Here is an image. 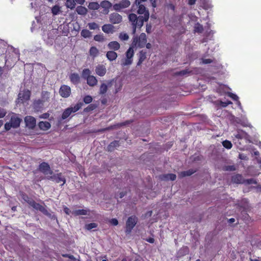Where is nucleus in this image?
<instances>
[{"label": "nucleus", "mask_w": 261, "mask_h": 261, "mask_svg": "<svg viewBox=\"0 0 261 261\" xmlns=\"http://www.w3.org/2000/svg\"><path fill=\"white\" fill-rule=\"evenodd\" d=\"M10 118V120L4 125V128L6 131L9 130L11 128H17L20 126L22 120L20 115L14 112H10L6 116V118Z\"/></svg>", "instance_id": "f257e3e1"}, {"label": "nucleus", "mask_w": 261, "mask_h": 261, "mask_svg": "<svg viewBox=\"0 0 261 261\" xmlns=\"http://www.w3.org/2000/svg\"><path fill=\"white\" fill-rule=\"evenodd\" d=\"M128 18L132 27V34L134 35L136 34L137 29H141L143 25L144 22H147V21L144 20L142 17L138 16L135 13L129 14L128 16Z\"/></svg>", "instance_id": "f03ea898"}, {"label": "nucleus", "mask_w": 261, "mask_h": 261, "mask_svg": "<svg viewBox=\"0 0 261 261\" xmlns=\"http://www.w3.org/2000/svg\"><path fill=\"white\" fill-rule=\"evenodd\" d=\"M147 42L146 35L144 33H142L138 37L134 36L132 43L133 47L138 46L140 48H143L145 46Z\"/></svg>", "instance_id": "7ed1b4c3"}, {"label": "nucleus", "mask_w": 261, "mask_h": 261, "mask_svg": "<svg viewBox=\"0 0 261 261\" xmlns=\"http://www.w3.org/2000/svg\"><path fill=\"white\" fill-rule=\"evenodd\" d=\"M83 105V102H79L73 107H70L67 108L63 112L61 116V119L62 120L66 119L68 117H69L72 113H75L79 111L82 108Z\"/></svg>", "instance_id": "20e7f679"}, {"label": "nucleus", "mask_w": 261, "mask_h": 261, "mask_svg": "<svg viewBox=\"0 0 261 261\" xmlns=\"http://www.w3.org/2000/svg\"><path fill=\"white\" fill-rule=\"evenodd\" d=\"M138 218L134 215L129 217L126 221L125 225V233L130 234L133 228L135 227L138 222Z\"/></svg>", "instance_id": "39448f33"}, {"label": "nucleus", "mask_w": 261, "mask_h": 261, "mask_svg": "<svg viewBox=\"0 0 261 261\" xmlns=\"http://www.w3.org/2000/svg\"><path fill=\"white\" fill-rule=\"evenodd\" d=\"M138 7L137 13L139 17H142L144 20L148 21L149 18V12L148 10L144 5H136Z\"/></svg>", "instance_id": "423d86ee"}, {"label": "nucleus", "mask_w": 261, "mask_h": 261, "mask_svg": "<svg viewBox=\"0 0 261 261\" xmlns=\"http://www.w3.org/2000/svg\"><path fill=\"white\" fill-rule=\"evenodd\" d=\"M130 2L129 0H121L119 3L113 5L114 10L121 12L123 9L128 8L130 6Z\"/></svg>", "instance_id": "0eeeda50"}, {"label": "nucleus", "mask_w": 261, "mask_h": 261, "mask_svg": "<svg viewBox=\"0 0 261 261\" xmlns=\"http://www.w3.org/2000/svg\"><path fill=\"white\" fill-rule=\"evenodd\" d=\"M39 170L45 175L53 173V171L51 170L49 164L46 162H42L39 165Z\"/></svg>", "instance_id": "6e6552de"}, {"label": "nucleus", "mask_w": 261, "mask_h": 261, "mask_svg": "<svg viewBox=\"0 0 261 261\" xmlns=\"http://www.w3.org/2000/svg\"><path fill=\"white\" fill-rule=\"evenodd\" d=\"M109 21L112 24H118L122 22V17L117 12H113L109 15Z\"/></svg>", "instance_id": "1a4fd4ad"}, {"label": "nucleus", "mask_w": 261, "mask_h": 261, "mask_svg": "<svg viewBox=\"0 0 261 261\" xmlns=\"http://www.w3.org/2000/svg\"><path fill=\"white\" fill-rule=\"evenodd\" d=\"M59 94L63 98H67L71 94V88L69 86L63 85L59 89Z\"/></svg>", "instance_id": "9d476101"}, {"label": "nucleus", "mask_w": 261, "mask_h": 261, "mask_svg": "<svg viewBox=\"0 0 261 261\" xmlns=\"http://www.w3.org/2000/svg\"><path fill=\"white\" fill-rule=\"evenodd\" d=\"M133 47H130L127 50L126 53V58L125 60V61L124 63H123V65L124 66L126 65H129L132 63L133 60L132 58L134 56V51Z\"/></svg>", "instance_id": "9b49d317"}, {"label": "nucleus", "mask_w": 261, "mask_h": 261, "mask_svg": "<svg viewBox=\"0 0 261 261\" xmlns=\"http://www.w3.org/2000/svg\"><path fill=\"white\" fill-rule=\"evenodd\" d=\"M25 125L29 129H33L36 125V119L31 116H27L24 118Z\"/></svg>", "instance_id": "f8f14e48"}, {"label": "nucleus", "mask_w": 261, "mask_h": 261, "mask_svg": "<svg viewBox=\"0 0 261 261\" xmlns=\"http://www.w3.org/2000/svg\"><path fill=\"white\" fill-rule=\"evenodd\" d=\"M32 108L35 112H41L44 108V104L40 99H35L32 103Z\"/></svg>", "instance_id": "ddd939ff"}, {"label": "nucleus", "mask_w": 261, "mask_h": 261, "mask_svg": "<svg viewBox=\"0 0 261 261\" xmlns=\"http://www.w3.org/2000/svg\"><path fill=\"white\" fill-rule=\"evenodd\" d=\"M48 179H52L53 181H55L57 183H59L62 181L63 183L61 186H63L66 182V179L63 176H62V174L61 173L54 174L53 176L48 177Z\"/></svg>", "instance_id": "4468645a"}, {"label": "nucleus", "mask_w": 261, "mask_h": 261, "mask_svg": "<svg viewBox=\"0 0 261 261\" xmlns=\"http://www.w3.org/2000/svg\"><path fill=\"white\" fill-rule=\"evenodd\" d=\"M95 71L97 75L100 76H103L107 72V69L104 65L98 64L96 66Z\"/></svg>", "instance_id": "2eb2a0df"}, {"label": "nucleus", "mask_w": 261, "mask_h": 261, "mask_svg": "<svg viewBox=\"0 0 261 261\" xmlns=\"http://www.w3.org/2000/svg\"><path fill=\"white\" fill-rule=\"evenodd\" d=\"M31 206L36 210L39 211L44 215H47L48 214V212L45 207L40 204L36 202L35 201Z\"/></svg>", "instance_id": "dca6fc26"}, {"label": "nucleus", "mask_w": 261, "mask_h": 261, "mask_svg": "<svg viewBox=\"0 0 261 261\" xmlns=\"http://www.w3.org/2000/svg\"><path fill=\"white\" fill-rule=\"evenodd\" d=\"M70 82L74 85H77L80 83V76L77 73H72L69 75Z\"/></svg>", "instance_id": "f3484780"}, {"label": "nucleus", "mask_w": 261, "mask_h": 261, "mask_svg": "<svg viewBox=\"0 0 261 261\" xmlns=\"http://www.w3.org/2000/svg\"><path fill=\"white\" fill-rule=\"evenodd\" d=\"M50 95V92L46 91H42L40 100L44 104L45 102H48L49 101Z\"/></svg>", "instance_id": "a211bd4d"}, {"label": "nucleus", "mask_w": 261, "mask_h": 261, "mask_svg": "<svg viewBox=\"0 0 261 261\" xmlns=\"http://www.w3.org/2000/svg\"><path fill=\"white\" fill-rule=\"evenodd\" d=\"M100 6L102 8L105 9V14H108L109 12V9L113 6L110 2L106 0L102 1L100 3Z\"/></svg>", "instance_id": "6ab92c4d"}, {"label": "nucleus", "mask_w": 261, "mask_h": 261, "mask_svg": "<svg viewBox=\"0 0 261 261\" xmlns=\"http://www.w3.org/2000/svg\"><path fill=\"white\" fill-rule=\"evenodd\" d=\"M176 178V175L173 173H168L163 174L161 176V179L163 180H171L174 181Z\"/></svg>", "instance_id": "aec40b11"}, {"label": "nucleus", "mask_w": 261, "mask_h": 261, "mask_svg": "<svg viewBox=\"0 0 261 261\" xmlns=\"http://www.w3.org/2000/svg\"><path fill=\"white\" fill-rule=\"evenodd\" d=\"M234 136L238 139H247L248 137L247 133L241 129L238 130L237 134Z\"/></svg>", "instance_id": "412c9836"}, {"label": "nucleus", "mask_w": 261, "mask_h": 261, "mask_svg": "<svg viewBox=\"0 0 261 261\" xmlns=\"http://www.w3.org/2000/svg\"><path fill=\"white\" fill-rule=\"evenodd\" d=\"M38 126L40 129L47 130L51 127V124L47 121H41L38 123Z\"/></svg>", "instance_id": "4be33fe9"}, {"label": "nucleus", "mask_w": 261, "mask_h": 261, "mask_svg": "<svg viewBox=\"0 0 261 261\" xmlns=\"http://www.w3.org/2000/svg\"><path fill=\"white\" fill-rule=\"evenodd\" d=\"M114 27L111 24H106L102 27V30L106 33L109 34L113 32Z\"/></svg>", "instance_id": "5701e85b"}, {"label": "nucleus", "mask_w": 261, "mask_h": 261, "mask_svg": "<svg viewBox=\"0 0 261 261\" xmlns=\"http://www.w3.org/2000/svg\"><path fill=\"white\" fill-rule=\"evenodd\" d=\"M87 84L90 87H94L97 84V80L94 75H91L87 80Z\"/></svg>", "instance_id": "b1692460"}, {"label": "nucleus", "mask_w": 261, "mask_h": 261, "mask_svg": "<svg viewBox=\"0 0 261 261\" xmlns=\"http://www.w3.org/2000/svg\"><path fill=\"white\" fill-rule=\"evenodd\" d=\"M120 145L119 141L115 140L112 142L107 147V150L109 152L113 151L115 149Z\"/></svg>", "instance_id": "393cba45"}, {"label": "nucleus", "mask_w": 261, "mask_h": 261, "mask_svg": "<svg viewBox=\"0 0 261 261\" xmlns=\"http://www.w3.org/2000/svg\"><path fill=\"white\" fill-rule=\"evenodd\" d=\"M232 180L234 183L243 184L244 178L242 175L238 174L232 176Z\"/></svg>", "instance_id": "a878e982"}, {"label": "nucleus", "mask_w": 261, "mask_h": 261, "mask_svg": "<svg viewBox=\"0 0 261 261\" xmlns=\"http://www.w3.org/2000/svg\"><path fill=\"white\" fill-rule=\"evenodd\" d=\"M109 49L114 50H118L120 47V44L117 41H111L108 44Z\"/></svg>", "instance_id": "bb28decb"}, {"label": "nucleus", "mask_w": 261, "mask_h": 261, "mask_svg": "<svg viewBox=\"0 0 261 261\" xmlns=\"http://www.w3.org/2000/svg\"><path fill=\"white\" fill-rule=\"evenodd\" d=\"M146 58V52L144 50H141L139 53V60L137 63V65H140L142 62Z\"/></svg>", "instance_id": "cd10ccee"}, {"label": "nucleus", "mask_w": 261, "mask_h": 261, "mask_svg": "<svg viewBox=\"0 0 261 261\" xmlns=\"http://www.w3.org/2000/svg\"><path fill=\"white\" fill-rule=\"evenodd\" d=\"M75 10H76V13L78 14L81 15H85L87 13V12H88L87 9L86 7L82 6H77Z\"/></svg>", "instance_id": "c85d7f7f"}, {"label": "nucleus", "mask_w": 261, "mask_h": 261, "mask_svg": "<svg viewBox=\"0 0 261 261\" xmlns=\"http://www.w3.org/2000/svg\"><path fill=\"white\" fill-rule=\"evenodd\" d=\"M106 57L108 60L111 61L115 60L117 57V54L114 51H108L106 54Z\"/></svg>", "instance_id": "c756f323"}, {"label": "nucleus", "mask_w": 261, "mask_h": 261, "mask_svg": "<svg viewBox=\"0 0 261 261\" xmlns=\"http://www.w3.org/2000/svg\"><path fill=\"white\" fill-rule=\"evenodd\" d=\"M196 172L195 170H194L193 169H189L187 171H184L181 172L179 174V176L180 178L184 177L186 176H188L192 175L193 173H194Z\"/></svg>", "instance_id": "7c9ffc66"}, {"label": "nucleus", "mask_w": 261, "mask_h": 261, "mask_svg": "<svg viewBox=\"0 0 261 261\" xmlns=\"http://www.w3.org/2000/svg\"><path fill=\"white\" fill-rule=\"evenodd\" d=\"M91 71L88 68H85L83 70L82 72V77L84 80H87L88 78L90 77L92 75H91Z\"/></svg>", "instance_id": "2f4dec72"}, {"label": "nucleus", "mask_w": 261, "mask_h": 261, "mask_svg": "<svg viewBox=\"0 0 261 261\" xmlns=\"http://www.w3.org/2000/svg\"><path fill=\"white\" fill-rule=\"evenodd\" d=\"M98 54L99 51L96 47L92 46L90 48L89 50V54L91 56H92L93 58H95L98 55Z\"/></svg>", "instance_id": "473e14b6"}, {"label": "nucleus", "mask_w": 261, "mask_h": 261, "mask_svg": "<svg viewBox=\"0 0 261 261\" xmlns=\"http://www.w3.org/2000/svg\"><path fill=\"white\" fill-rule=\"evenodd\" d=\"M89 212H90V211L89 210H84V209L77 210H75L73 212V214L75 216L86 215L88 214V213Z\"/></svg>", "instance_id": "72a5a7b5"}, {"label": "nucleus", "mask_w": 261, "mask_h": 261, "mask_svg": "<svg viewBox=\"0 0 261 261\" xmlns=\"http://www.w3.org/2000/svg\"><path fill=\"white\" fill-rule=\"evenodd\" d=\"M88 7L90 10H97L99 8L100 5L97 2H90Z\"/></svg>", "instance_id": "f704fd0d"}, {"label": "nucleus", "mask_w": 261, "mask_h": 261, "mask_svg": "<svg viewBox=\"0 0 261 261\" xmlns=\"http://www.w3.org/2000/svg\"><path fill=\"white\" fill-rule=\"evenodd\" d=\"M75 0H66L65 6L67 8L72 10L75 8Z\"/></svg>", "instance_id": "c9c22d12"}, {"label": "nucleus", "mask_w": 261, "mask_h": 261, "mask_svg": "<svg viewBox=\"0 0 261 261\" xmlns=\"http://www.w3.org/2000/svg\"><path fill=\"white\" fill-rule=\"evenodd\" d=\"M189 252V248L187 246H183L178 251V254L180 256H184L188 254Z\"/></svg>", "instance_id": "e433bc0d"}, {"label": "nucleus", "mask_w": 261, "mask_h": 261, "mask_svg": "<svg viewBox=\"0 0 261 261\" xmlns=\"http://www.w3.org/2000/svg\"><path fill=\"white\" fill-rule=\"evenodd\" d=\"M61 12V8L59 6L56 5L51 8V13L53 15H57Z\"/></svg>", "instance_id": "4c0bfd02"}, {"label": "nucleus", "mask_w": 261, "mask_h": 261, "mask_svg": "<svg viewBox=\"0 0 261 261\" xmlns=\"http://www.w3.org/2000/svg\"><path fill=\"white\" fill-rule=\"evenodd\" d=\"M108 90V86L105 84L102 83L101 84L99 88V94L103 95L105 94Z\"/></svg>", "instance_id": "58836bf2"}, {"label": "nucleus", "mask_w": 261, "mask_h": 261, "mask_svg": "<svg viewBox=\"0 0 261 261\" xmlns=\"http://www.w3.org/2000/svg\"><path fill=\"white\" fill-rule=\"evenodd\" d=\"M194 31L195 32L201 33L203 31V27L202 25L198 22L195 24Z\"/></svg>", "instance_id": "ea45409f"}, {"label": "nucleus", "mask_w": 261, "mask_h": 261, "mask_svg": "<svg viewBox=\"0 0 261 261\" xmlns=\"http://www.w3.org/2000/svg\"><path fill=\"white\" fill-rule=\"evenodd\" d=\"M81 35L85 38H89L91 36V32L87 29L82 30Z\"/></svg>", "instance_id": "a19ab883"}, {"label": "nucleus", "mask_w": 261, "mask_h": 261, "mask_svg": "<svg viewBox=\"0 0 261 261\" xmlns=\"http://www.w3.org/2000/svg\"><path fill=\"white\" fill-rule=\"evenodd\" d=\"M257 182L254 178L244 179L243 184L246 185H249L251 184H256Z\"/></svg>", "instance_id": "79ce46f5"}, {"label": "nucleus", "mask_w": 261, "mask_h": 261, "mask_svg": "<svg viewBox=\"0 0 261 261\" xmlns=\"http://www.w3.org/2000/svg\"><path fill=\"white\" fill-rule=\"evenodd\" d=\"M192 71L189 70V69H185L181 70L180 71H178L175 73V75L178 76H182L186 74H189L191 73Z\"/></svg>", "instance_id": "37998d69"}, {"label": "nucleus", "mask_w": 261, "mask_h": 261, "mask_svg": "<svg viewBox=\"0 0 261 261\" xmlns=\"http://www.w3.org/2000/svg\"><path fill=\"white\" fill-rule=\"evenodd\" d=\"M223 146L226 149H229L231 148L232 145L230 141L228 140H224L222 142Z\"/></svg>", "instance_id": "c03bdc74"}, {"label": "nucleus", "mask_w": 261, "mask_h": 261, "mask_svg": "<svg viewBox=\"0 0 261 261\" xmlns=\"http://www.w3.org/2000/svg\"><path fill=\"white\" fill-rule=\"evenodd\" d=\"M105 38L102 34H98L94 36V40L98 42H103Z\"/></svg>", "instance_id": "a18cd8bd"}, {"label": "nucleus", "mask_w": 261, "mask_h": 261, "mask_svg": "<svg viewBox=\"0 0 261 261\" xmlns=\"http://www.w3.org/2000/svg\"><path fill=\"white\" fill-rule=\"evenodd\" d=\"M97 224L95 223H91L88 224H86L85 226L86 229L87 230H91L93 228H95L97 227Z\"/></svg>", "instance_id": "49530a36"}, {"label": "nucleus", "mask_w": 261, "mask_h": 261, "mask_svg": "<svg viewBox=\"0 0 261 261\" xmlns=\"http://www.w3.org/2000/svg\"><path fill=\"white\" fill-rule=\"evenodd\" d=\"M88 25L90 30H96L99 29L98 25L95 22L89 23Z\"/></svg>", "instance_id": "de8ad7c7"}, {"label": "nucleus", "mask_w": 261, "mask_h": 261, "mask_svg": "<svg viewBox=\"0 0 261 261\" xmlns=\"http://www.w3.org/2000/svg\"><path fill=\"white\" fill-rule=\"evenodd\" d=\"M92 97L90 95H86L84 97L83 101L86 104H89L92 102Z\"/></svg>", "instance_id": "09e8293b"}, {"label": "nucleus", "mask_w": 261, "mask_h": 261, "mask_svg": "<svg viewBox=\"0 0 261 261\" xmlns=\"http://www.w3.org/2000/svg\"><path fill=\"white\" fill-rule=\"evenodd\" d=\"M95 108H96V107L94 105L91 104V105H89L87 107L85 108L84 112H90V111L94 110L95 109Z\"/></svg>", "instance_id": "8fccbe9b"}, {"label": "nucleus", "mask_w": 261, "mask_h": 261, "mask_svg": "<svg viewBox=\"0 0 261 261\" xmlns=\"http://www.w3.org/2000/svg\"><path fill=\"white\" fill-rule=\"evenodd\" d=\"M119 37L121 40L124 41L128 40L129 38L128 35L125 33H121L119 35Z\"/></svg>", "instance_id": "3c124183"}, {"label": "nucleus", "mask_w": 261, "mask_h": 261, "mask_svg": "<svg viewBox=\"0 0 261 261\" xmlns=\"http://www.w3.org/2000/svg\"><path fill=\"white\" fill-rule=\"evenodd\" d=\"M236 170V168L233 165H228L224 167L225 171H232Z\"/></svg>", "instance_id": "603ef678"}, {"label": "nucleus", "mask_w": 261, "mask_h": 261, "mask_svg": "<svg viewBox=\"0 0 261 261\" xmlns=\"http://www.w3.org/2000/svg\"><path fill=\"white\" fill-rule=\"evenodd\" d=\"M7 114V111L4 108H0V118H3L6 116Z\"/></svg>", "instance_id": "864d4df0"}, {"label": "nucleus", "mask_w": 261, "mask_h": 261, "mask_svg": "<svg viewBox=\"0 0 261 261\" xmlns=\"http://www.w3.org/2000/svg\"><path fill=\"white\" fill-rule=\"evenodd\" d=\"M228 96L230 97H231L233 100L238 101V102L240 103V102L239 101V97L236 94H233L232 93H229L228 94Z\"/></svg>", "instance_id": "5fc2aeb1"}, {"label": "nucleus", "mask_w": 261, "mask_h": 261, "mask_svg": "<svg viewBox=\"0 0 261 261\" xmlns=\"http://www.w3.org/2000/svg\"><path fill=\"white\" fill-rule=\"evenodd\" d=\"M20 196H21L22 199L25 202H27V201L28 200L29 198L30 197L26 193H25L24 192H21Z\"/></svg>", "instance_id": "6e6d98bb"}, {"label": "nucleus", "mask_w": 261, "mask_h": 261, "mask_svg": "<svg viewBox=\"0 0 261 261\" xmlns=\"http://www.w3.org/2000/svg\"><path fill=\"white\" fill-rule=\"evenodd\" d=\"M30 94H31L30 91H27L24 93H23V98L26 100H29L30 98Z\"/></svg>", "instance_id": "4d7b16f0"}, {"label": "nucleus", "mask_w": 261, "mask_h": 261, "mask_svg": "<svg viewBox=\"0 0 261 261\" xmlns=\"http://www.w3.org/2000/svg\"><path fill=\"white\" fill-rule=\"evenodd\" d=\"M231 103H232V102L229 100H227V101H225V102H223V101H220V105L222 107H226L228 105L231 104Z\"/></svg>", "instance_id": "13d9d810"}, {"label": "nucleus", "mask_w": 261, "mask_h": 261, "mask_svg": "<svg viewBox=\"0 0 261 261\" xmlns=\"http://www.w3.org/2000/svg\"><path fill=\"white\" fill-rule=\"evenodd\" d=\"M152 26L150 24H147L146 25V31L147 33L151 32Z\"/></svg>", "instance_id": "bf43d9fd"}, {"label": "nucleus", "mask_w": 261, "mask_h": 261, "mask_svg": "<svg viewBox=\"0 0 261 261\" xmlns=\"http://www.w3.org/2000/svg\"><path fill=\"white\" fill-rule=\"evenodd\" d=\"M213 60L211 59H202V63L205 64H210L213 63Z\"/></svg>", "instance_id": "052dcab7"}, {"label": "nucleus", "mask_w": 261, "mask_h": 261, "mask_svg": "<svg viewBox=\"0 0 261 261\" xmlns=\"http://www.w3.org/2000/svg\"><path fill=\"white\" fill-rule=\"evenodd\" d=\"M110 223L112 225H113L114 226H116L118 224V221L116 218H113V219H111Z\"/></svg>", "instance_id": "680f3d73"}, {"label": "nucleus", "mask_w": 261, "mask_h": 261, "mask_svg": "<svg viewBox=\"0 0 261 261\" xmlns=\"http://www.w3.org/2000/svg\"><path fill=\"white\" fill-rule=\"evenodd\" d=\"M34 201L35 200L33 199H32L31 197H29L26 202L28 203L29 205L31 206Z\"/></svg>", "instance_id": "e2e57ef3"}, {"label": "nucleus", "mask_w": 261, "mask_h": 261, "mask_svg": "<svg viewBox=\"0 0 261 261\" xmlns=\"http://www.w3.org/2000/svg\"><path fill=\"white\" fill-rule=\"evenodd\" d=\"M147 0H135L134 4L136 5H142V3L146 2Z\"/></svg>", "instance_id": "0e129e2a"}, {"label": "nucleus", "mask_w": 261, "mask_h": 261, "mask_svg": "<svg viewBox=\"0 0 261 261\" xmlns=\"http://www.w3.org/2000/svg\"><path fill=\"white\" fill-rule=\"evenodd\" d=\"M151 6L153 8H155L156 7V0H149Z\"/></svg>", "instance_id": "69168bd1"}, {"label": "nucleus", "mask_w": 261, "mask_h": 261, "mask_svg": "<svg viewBox=\"0 0 261 261\" xmlns=\"http://www.w3.org/2000/svg\"><path fill=\"white\" fill-rule=\"evenodd\" d=\"M146 241L150 243H153L154 242V239L151 237L146 239Z\"/></svg>", "instance_id": "338daca9"}, {"label": "nucleus", "mask_w": 261, "mask_h": 261, "mask_svg": "<svg viewBox=\"0 0 261 261\" xmlns=\"http://www.w3.org/2000/svg\"><path fill=\"white\" fill-rule=\"evenodd\" d=\"M49 114L48 113H44L40 117L42 118L46 119L49 117Z\"/></svg>", "instance_id": "774afa93"}]
</instances>
